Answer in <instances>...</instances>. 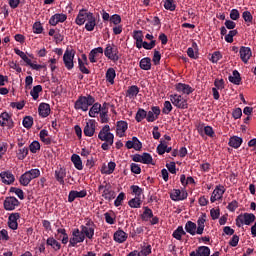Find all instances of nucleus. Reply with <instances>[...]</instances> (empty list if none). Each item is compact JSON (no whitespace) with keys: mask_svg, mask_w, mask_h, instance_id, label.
I'll return each instance as SVG.
<instances>
[{"mask_svg":"<svg viewBox=\"0 0 256 256\" xmlns=\"http://www.w3.org/2000/svg\"><path fill=\"white\" fill-rule=\"evenodd\" d=\"M141 203H143V201H141V198L135 197V198H132V199L128 202V205H129V207H131L132 209H139V208H141Z\"/></svg>","mask_w":256,"mask_h":256,"instance_id":"nucleus-48","label":"nucleus"},{"mask_svg":"<svg viewBox=\"0 0 256 256\" xmlns=\"http://www.w3.org/2000/svg\"><path fill=\"white\" fill-rule=\"evenodd\" d=\"M22 125L25 129H31V127H33V117L25 116L22 121Z\"/></svg>","mask_w":256,"mask_h":256,"instance_id":"nucleus-57","label":"nucleus"},{"mask_svg":"<svg viewBox=\"0 0 256 256\" xmlns=\"http://www.w3.org/2000/svg\"><path fill=\"white\" fill-rule=\"evenodd\" d=\"M242 18L244 19L247 27H251V25H253V15L250 11H244L242 13Z\"/></svg>","mask_w":256,"mask_h":256,"instance_id":"nucleus-47","label":"nucleus"},{"mask_svg":"<svg viewBox=\"0 0 256 256\" xmlns=\"http://www.w3.org/2000/svg\"><path fill=\"white\" fill-rule=\"evenodd\" d=\"M211 249L207 246H200L196 249V251H192L190 256H210Z\"/></svg>","mask_w":256,"mask_h":256,"instance_id":"nucleus-25","label":"nucleus"},{"mask_svg":"<svg viewBox=\"0 0 256 256\" xmlns=\"http://www.w3.org/2000/svg\"><path fill=\"white\" fill-rule=\"evenodd\" d=\"M0 126L7 127V129H13L15 127V123L13 122V118L7 112H3L0 115Z\"/></svg>","mask_w":256,"mask_h":256,"instance_id":"nucleus-11","label":"nucleus"},{"mask_svg":"<svg viewBox=\"0 0 256 256\" xmlns=\"http://www.w3.org/2000/svg\"><path fill=\"white\" fill-rule=\"evenodd\" d=\"M71 161L78 171H83V160H81V156L78 154H72Z\"/></svg>","mask_w":256,"mask_h":256,"instance_id":"nucleus-31","label":"nucleus"},{"mask_svg":"<svg viewBox=\"0 0 256 256\" xmlns=\"http://www.w3.org/2000/svg\"><path fill=\"white\" fill-rule=\"evenodd\" d=\"M240 53V59L245 64L249 63V59L253 56V52L251 51L250 47L242 46L239 50Z\"/></svg>","mask_w":256,"mask_h":256,"instance_id":"nucleus-18","label":"nucleus"},{"mask_svg":"<svg viewBox=\"0 0 256 256\" xmlns=\"http://www.w3.org/2000/svg\"><path fill=\"white\" fill-rule=\"evenodd\" d=\"M134 40L136 41L137 49H146V51H151V49H155V45H157V41H151L148 43L147 41H143V31L137 30L134 31Z\"/></svg>","mask_w":256,"mask_h":256,"instance_id":"nucleus-2","label":"nucleus"},{"mask_svg":"<svg viewBox=\"0 0 256 256\" xmlns=\"http://www.w3.org/2000/svg\"><path fill=\"white\" fill-rule=\"evenodd\" d=\"M0 178L2 179V182L5 183V185H13V183H15V175H13V173L10 171L1 172Z\"/></svg>","mask_w":256,"mask_h":256,"instance_id":"nucleus-21","label":"nucleus"},{"mask_svg":"<svg viewBox=\"0 0 256 256\" xmlns=\"http://www.w3.org/2000/svg\"><path fill=\"white\" fill-rule=\"evenodd\" d=\"M74 59H75V50L74 49L69 50V48H67L63 55V63L68 71H71L75 67V62L73 61Z\"/></svg>","mask_w":256,"mask_h":256,"instance_id":"nucleus-6","label":"nucleus"},{"mask_svg":"<svg viewBox=\"0 0 256 256\" xmlns=\"http://www.w3.org/2000/svg\"><path fill=\"white\" fill-rule=\"evenodd\" d=\"M197 47V42H193L192 47L187 49V55L190 57V59H197V55H195V49L196 51L198 50Z\"/></svg>","mask_w":256,"mask_h":256,"instance_id":"nucleus-51","label":"nucleus"},{"mask_svg":"<svg viewBox=\"0 0 256 256\" xmlns=\"http://www.w3.org/2000/svg\"><path fill=\"white\" fill-rule=\"evenodd\" d=\"M14 53H16V55L21 57L22 60L26 63V65H31V60L29 59L27 54H25V52L21 51L19 48H15Z\"/></svg>","mask_w":256,"mask_h":256,"instance_id":"nucleus-50","label":"nucleus"},{"mask_svg":"<svg viewBox=\"0 0 256 256\" xmlns=\"http://www.w3.org/2000/svg\"><path fill=\"white\" fill-rule=\"evenodd\" d=\"M139 67L143 71H151V58L149 57L142 58L140 60Z\"/></svg>","mask_w":256,"mask_h":256,"instance_id":"nucleus-36","label":"nucleus"},{"mask_svg":"<svg viewBox=\"0 0 256 256\" xmlns=\"http://www.w3.org/2000/svg\"><path fill=\"white\" fill-rule=\"evenodd\" d=\"M67 21V16L66 14L63 13H56L52 15L49 19V25L52 27H55L58 23H65Z\"/></svg>","mask_w":256,"mask_h":256,"instance_id":"nucleus-17","label":"nucleus"},{"mask_svg":"<svg viewBox=\"0 0 256 256\" xmlns=\"http://www.w3.org/2000/svg\"><path fill=\"white\" fill-rule=\"evenodd\" d=\"M29 150L32 153H37V151L41 150V144L39 143V141H33L30 145H29Z\"/></svg>","mask_w":256,"mask_h":256,"instance_id":"nucleus-60","label":"nucleus"},{"mask_svg":"<svg viewBox=\"0 0 256 256\" xmlns=\"http://www.w3.org/2000/svg\"><path fill=\"white\" fill-rule=\"evenodd\" d=\"M228 145L233 149H239L241 145H243V138L239 136H232L229 139Z\"/></svg>","mask_w":256,"mask_h":256,"instance_id":"nucleus-30","label":"nucleus"},{"mask_svg":"<svg viewBox=\"0 0 256 256\" xmlns=\"http://www.w3.org/2000/svg\"><path fill=\"white\" fill-rule=\"evenodd\" d=\"M114 241H116V243H125L127 241V233L123 230H117L114 233Z\"/></svg>","mask_w":256,"mask_h":256,"instance_id":"nucleus-34","label":"nucleus"},{"mask_svg":"<svg viewBox=\"0 0 256 256\" xmlns=\"http://www.w3.org/2000/svg\"><path fill=\"white\" fill-rule=\"evenodd\" d=\"M55 237L57 241H61L63 245H67L69 243V234H67V230L65 228H58L56 230Z\"/></svg>","mask_w":256,"mask_h":256,"instance_id":"nucleus-15","label":"nucleus"},{"mask_svg":"<svg viewBox=\"0 0 256 256\" xmlns=\"http://www.w3.org/2000/svg\"><path fill=\"white\" fill-rule=\"evenodd\" d=\"M93 103H95V97H93L90 94H88L86 96L81 95L75 101L74 109H76V111L87 112V111H89V107H91V105H93Z\"/></svg>","mask_w":256,"mask_h":256,"instance_id":"nucleus-1","label":"nucleus"},{"mask_svg":"<svg viewBox=\"0 0 256 256\" xmlns=\"http://www.w3.org/2000/svg\"><path fill=\"white\" fill-rule=\"evenodd\" d=\"M115 77H117L115 68H108L106 71V81H108L110 85H113L115 83Z\"/></svg>","mask_w":256,"mask_h":256,"instance_id":"nucleus-38","label":"nucleus"},{"mask_svg":"<svg viewBox=\"0 0 256 256\" xmlns=\"http://www.w3.org/2000/svg\"><path fill=\"white\" fill-rule=\"evenodd\" d=\"M224 194H225V186L223 185L216 186L210 197L211 203H215V201H221V199H223Z\"/></svg>","mask_w":256,"mask_h":256,"instance_id":"nucleus-13","label":"nucleus"},{"mask_svg":"<svg viewBox=\"0 0 256 256\" xmlns=\"http://www.w3.org/2000/svg\"><path fill=\"white\" fill-rule=\"evenodd\" d=\"M98 191L101 193V196L105 201H113L115 199L116 194L113 189V186H111V183L104 181L102 184L98 186Z\"/></svg>","mask_w":256,"mask_h":256,"instance_id":"nucleus-3","label":"nucleus"},{"mask_svg":"<svg viewBox=\"0 0 256 256\" xmlns=\"http://www.w3.org/2000/svg\"><path fill=\"white\" fill-rule=\"evenodd\" d=\"M127 129H129V124L127 123V121L120 120L117 122L116 124L117 135H119L120 137H125V133Z\"/></svg>","mask_w":256,"mask_h":256,"instance_id":"nucleus-22","label":"nucleus"},{"mask_svg":"<svg viewBox=\"0 0 256 256\" xmlns=\"http://www.w3.org/2000/svg\"><path fill=\"white\" fill-rule=\"evenodd\" d=\"M170 101L174 105V107H177V109H188L189 108L187 99H184V97L179 94L170 95Z\"/></svg>","mask_w":256,"mask_h":256,"instance_id":"nucleus-8","label":"nucleus"},{"mask_svg":"<svg viewBox=\"0 0 256 256\" xmlns=\"http://www.w3.org/2000/svg\"><path fill=\"white\" fill-rule=\"evenodd\" d=\"M89 13L92 12H88L87 9H81L75 19V23L76 25H85V21H87L89 19Z\"/></svg>","mask_w":256,"mask_h":256,"instance_id":"nucleus-19","label":"nucleus"},{"mask_svg":"<svg viewBox=\"0 0 256 256\" xmlns=\"http://www.w3.org/2000/svg\"><path fill=\"white\" fill-rule=\"evenodd\" d=\"M83 241H85V235H83L82 233L78 234L70 238L68 247H77V244L83 243Z\"/></svg>","mask_w":256,"mask_h":256,"instance_id":"nucleus-32","label":"nucleus"},{"mask_svg":"<svg viewBox=\"0 0 256 256\" xmlns=\"http://www.w3.org/2000/svg\"><path fill=\"white\" fill-rule=\"evenodd\" d=\"M81 229V233L87 237V239H93V237H95V228H93V226H85V225H81L80 226Z\"/></svg>","mask_w":256,"mask_h":256,"instance_id":"nucleus-29","label":"nucleus"},{"mask_svg":"<svg viewBox=\"0 0 256 256\" xmlns=\"http://www.w3.org/2000/svg\"><path fill=\"white\" fill-rule=\"evenodd\" d=\"M101 57H103V47L94 48L89 53L90 63H97V60L101 59Z\"/></svg>","mask_w":256,"mask_h":256,"instance_id":"nucleus-16","label":"nucleus"},{"mask_svg":"<svg viewBox=\"0 0 256 256\" xmlns=\"http://www.w3.org/2000/svg\"><path fill=\"white\" fill-rule=\"evenodd\" d=\"M205 221H207V214H202L197 220V235H203V231H205Z\"/></svg>","mask_w":256,"mask_h":256,"instance_id":"nucleus-26","label":"nucleus"},{"mask_svg":"<svg viewBox=\"0 0 256 256\" xmlns=\"http://www.w3.org/2000/svg\"><path fill=\"white\" fill-rule=\"evenodd\" d=\"M96 25L97 19L95 18V15H93V13H89L87 23L85 24L86 31H94Z\"/></svg>","mask_w":256,"mask_h":256,"instance_id":"nucleus-27","label":"nucleus"},{"mask_svg":"<svg viewBox=\"0 0 256 256\" xmlns=\"http://www.w3.org/2000/svg\"><path fill=\"white\" fill-rule=\"evenodd\" d=\"M239 33L237 30H230L229 33L224 37L226 43H233V37Z\"/></svg>","mask_w":256,"mask_h":256,"instance_id":"nucleus-61","label":"nucleus"},{"mask_svg":"<svg viewBox=\"0 0 256 256\" xmlns=\"http://www.w3.org/2000/svg\"><path fill=\"white\" fill-rule=\"evenodd\" d=\"M140 89L137 85H132L128 87V90L126 91V97H129V99H135L137 95H139Z\"/></svg>","mask_w":256,"mask_h":256,"instance_id":"nucleus-35","label":"nucleus"},{"mask_svg":"<svg viewBox=\"0 0 256 256\" xmlns=\"http://www.w3.org/2000/svg\"><path fill=\"white\" fill-rule=\"evenodd\" d=\"M98 139L100 141H104L106 143H109L110 145H113L115 141V135L111 133V126L104 125L98 133Z\"/></svg>","mask_w":256,"mask_h":256,"instance_id":"nucleus-4","label":"nucleus"},{"mask_svg":"<svg viewBox=\"0 0 256 256\" xmlns=\"http://www.w3.org/2000/svg\"><path fill=\"white\" fill-rule=\"evenodd\" d=\"M138 256H147V255H151V245H148L144 248H142V250L140 252H137Z\"/></svg>","mask_w":256,"mask_h":256,"instance_id":"nucleus-64","label":"nucleus"},{"mask_svg":"<svg viewBox=\"0 0 256 256\" xmlns=\"http://www.w3.org/2000/svg\"><path fill=\"white\" fill-rule=\"evenodd\" d=\"M38 113L40 117H43V118L49 117L51 113V106L47 103H40L38 107Z\"/></svg>","mask_w":256,"mask_h":256,"instance_id":"nucleus-28","label":"nucleus"},{"mask_svg":"<svg viewBox=\"0 0 256 256\" xmlns=\"http://www.w3.org/2000/svg\"><path fill=\"white\" fill-rule=\"evenodd\" d=\"M183 235H187V232L183 229V226H178L176 230H174L172 237L177 239V241H181Z\"/></svg>","mask_w":256,"mask_h":256,"instance_id":"nucleus-43","label":"nucleus"},{"mask_svg":"<svg viewBox=\"0 0 256 256\" xmlns=\"http://www.w3.org/2000/svg\"><path fill=\"white\" fill-rule=\"evenodd\" d=\"M144 212L141 214L142 221H151V218L153 217V210L149 208L148 206H144Z\"/></svg>","mask_w":256,"mask_h":256,"instance_id":"nucleus-41","label":"nucleus"},{"mask_svg":"<svg viewBox=\"0 0 256 256\" xmlns=\"http://www.w3.org/2000/svg\"><path fill=\"white\" fill-rule=\"evenodd\" d=\"M54 177L60 185H65V177H67V170L63 167L56 169Z\"/></svg>","mask_w":256,"mask_h":256,"instance_id":"nucleus-20","label":"nucleus"},{"mask_svg":"<svg viewBox=\"0 0 256 256\" xmlns=\"http://www.w3.org/2000/svg\"><path fill=\"white\" fill-rule=\"evenodd\" d=\"M185 231L186 233H189V235H192V236L197 235V224L193 221L186 222Z\"/></svg>","mask_w":256,"mask_h":256,"instance_id":"nucleus-33","label":"nucleus"},{"mask_svg":"<svg viewBox=\"0 0 256 256\" xmlns=\"http://www.w3.org/2000/svg\"><path fill=\"white\" fill-rule=\"evenodd\" d=\"M189 197V193H187L185 190L181 189H173L170 192V199L172 201H185Z\"/></svg>","mask_w":256,"mask_h":256,"instance_id":"nucleus-10","label":"nucleus"},{"mask_svg":"<svg viewBox=\"0 0 256 256\" xmlns=\"http://www.w3.org/2000/svg\"><path fill=\"white\" fill-rule=\"evenodd\" d=\"M46 245L52 247L55 251H59L61 249V243H59V241L53 237H49L46 240Z\"/></svg>","mask_w":256,"mask_h":256,"instance_id":"nucleus-40","label":"nucleus"},{"mask_svg":"<svg viewBox=\"0 0 256 256\" xmlns=\"http://www.w3.org/2000/svg\"><path fill=\"white\" fill-rule=\"evenodd\" d=\"M39 137L42 143H44L45 145H51V138H49V131H47L46 129L41 130L39 133Z\"/></svg>","mask_w":256,"mask_h":256,"instance_id":"nucleus-42","label":"nucleus"},{"mask_svg":"<svg viewBox=\"0 0 256 256\" xmlns=\"http://www.w3.org/2000/svg\"><path fill=\"white\" fill-rule=\"evenodd\" d=\"M135 119L137 123H141L143 119H147V111L143 108H139L138 111L136 112Z\"/></svg>","mask_w":256,"mask_h":256,"instance_id":"nucleus-46","label":"nucleus"},{"mask_svg":"<svg viewBox=\"0 0 256 256\" xmlns=\"http://www.w3.org/2000/svg\"><path fill=\"white\" fill-rule=\"evenodd\" d=\"M115 167H117V164H115V162H109L108 168L103 169L102 173H104L105 175H111L113 171H115Z\"/></svg>","mask_w":256,"mask_h":256,"instance_id":"nucleus-59","label":"nucleus"},{"mask_svg":"<svg viewBox=\"0 0 256 256\" xmlns=\"http://www.w3.org/2000/svg\"><path fill=\"white\" fill-rule=\"evenodd\" d=\"M19 183H20V185H22V187H28L29 186V183H31V178H30L29 173L27 171L20 176Z\"/></svg>","mask_w":256,"mask_h":256,"instance_id":"nucleus-44","label":"nucleus"},{"mask_svg":"<svg viewBox=\"0 0 256 256\" xmlns=\"http://www.w3.org/2000/svg\"><path fill=\"white\" fill-rule=\"evenodd\" d=\"M95 120H89L84 127V135L86 137H93L95 135Z\"/></svg>","mask_w":256,"mask_h":256,"instance_id":"nucleus-24","label":"nucleus"},{"mask_svg":"<svg viewBox=\"0 0 256 256\" xmlns=\"http://www.w3.org/2000/svg\"><path fill=\"white\" fill-rule=\"evenodd\" d=\"M123 201H125V194L121 192L114 201L115 207H121Z\"/></svg>","mask_w":256,"mask_h":256,"instance_id":"nucleus-63","label":"nucleus"},{"mask_svg":"<svg viewBox=\"0 0 256 256\" xmlns=\"http://www.w3.org/2000/svg\"><path fill=\"white\" fill-rule=\"evenodd\" d=\"M221 59H223V54H221L220 51H215L211 55V58L209 59V61H211V63H219Z\"/></svg>","mask_w":256,"mask_h":256,"instance_id":"nucleus-56","label":"nucleus"},{"mask_svg":"<svg viewBox=\"0 0 256 256\" xmlns=\"http://www.w3.org/2000/svg\"><path fill=\"white\" fill-rule=\"evenodd\" d=\"M176 91H178V93H183L184 95H191L195 89H193L189 84L178 83L176 84Z\"/></svg>","mask_w":256,"mask_h":256,"instance_id":"nucleus-23","label":"nucleus"},{"mask_svg":"<svg viewBox=\"0 0 256 256\" xmlns=\"http://www.w3.org/2000/svg\"><path fill=\"white\" fill-rule=\"evenodd\" d=\"M164 8L167 11H175V9H177V5L175 4V0H165Z\"/></svg>","mask_w":256,"mask_h":256,"instance_id":"nucleus-55","label":"nucleus"},{"mask_svg":"<svg viewBox=\"0 0 256 256\" xmlns=\"http://www.w3.org/2000/svg\"><path fill=\"white\" fill-rule=\"evenodd\" d=\"M43 91V86L36 85L33 87V89L30 91V95L33 98L34 101H37L39 99V94Z\"/></svg>","mask_w":256,"mask_h":256,"instance_id":"nucleus-45","label":"nucleus"},{"mask_svg":"<svg viewBox=\"0 0 256 256\" xmlns=\"http://www.w3.org/2000/svg\"><path fill=\"white\" fill-rule=\"evenodd\" d=\"M3 205L5 211H15V208L19 207L21 202L15 196H10L5 198Z\"/></svg>","mask_w":256,"mask_h":256,"instance_id":"nucleus-9","label":"nucleus"},{"mask_svg":"<svg viewBox=\"0 0 256 256\" xmlns=\"http://www.w3.org/2000/svg\"><path fill=\"white\" fill-rule=\"evenodd\" d=\"M85 65H89V62L85 63V62H83V60H81V58H78L79 71H81V73H83L84 75H89V73H91V71H89Z\"/></svg>","mask_w":256,"mask_h":256,"instance_id":"nucleus-49","label":"nucleus"},{"mask_svg":"<svg viewBox=\"0 0 256 256\" xmlns=\"http://www.w3.org/2000/svg\"><path fill=\"white\" fill-rule=\"evenodd\" d=\"M98 113H101V104L98 102H94L91 105L88 115L89 117H97Z\"/></svg>","mask_w":256,"mask_h":256,"instance_id":"nucleus-37","label":"nucleus"},{"mask_svg":"<svg viewBox=\"0 0 256 256\" xmlns=\"http://www.w3.org/2000/svg\"><path fill=\"white\" fill-rule=\"evenodd\" d=\"M104 55L107 59H110V61H114V63L121 59V56H119V48H117L115 44H107Z\"/></svg>","mask_w":256,"mask_h":256,"instance_id":"nucleus-5","label":"nucleus"},{"mask_svg":"<svg viewBox=\"0 0 256 256\" xmlns=\"http://www.w3.org/2000/svg\"><path fill=\"white\" fill-rule=\"evenodd\" d=\"M228 80L230 81V83H233V85H240L241 84V74L239 73V71L234 70L232 72V76L228 77Z\"/></svg>","mask_w":256,"mask_h":256,"instance_id":"nucleus-39","label":"nucleus"},{"mask_svg":"<svg viewBox=\"0 0 256 256\" xmlns=\"http://www.w3.org/2000/svg\"><path fill=\"white\" fill-rule=\"evenodd\" d=\"M27 155H29V148H27V147L20 148L17 151V158L19 159V161H23V159H25V157H27Z\"/></svg>","mask_w":256,"mask_h":256,"instance_id":"nucleus-52","label":"nucleus"},{"mask_svg":"<svg viewBox=\"0 0 256 256\" xmlns=\"http://www.w3.org/2000/svg\"><path fill=\"white\" fill-rule=\"evenodd\" d=\"M87 197V190H71L68 194V203H73L75 199H83Z\"/></svg>","mask_w":256,"mask_h":256,"instance_id":"nucleus-14","label":"nucleus"},{"mask_svg":"<svg viewBox=\"0 0 256 256\" xmlns=\"http://www.w3.org/2000/svg\"><path fill=\"white\" fill-rule=\"evenodd\" d=\"M173 111V105L169 101L164 102V106L162 108L163 115H169Z\"/></svg>","mask_w":256,"mask_h":256,"instance_id":"nucleus-58","label":"nucleus"},{"mask_svg":"<svg viewBox=\"0 0 256 256\" xmlns=\"http://www.w3.org/2000/svg\"><path fill=\"white\" fill-rule=\"evenodd\" d=\"M27 173L31 181H33V179H37L38 177H41V170H39L38 168L28 170Z\"/></svg>","mask_w":256,"mask_h":256,"instance_id":"nucleus-54","label":"nucleus"},{"mask_svg":"<svg viewBox=\"0 0 256 256\" xmlns=\"http://www.w3.org/2000/svg\"><path fill=\"white\" fill-rule=\"evenodd\" d=\"M255 214L253 213H244L240 214L236 218V225L238 227H242V225H251V223H255Z\"/></svg>","mask_w":256,"mask_h":256,"instance_id":"nucleus-7","label":"nucleus"},{"mask_svg":"<svg viewBox=\"0 0 256 256\" xmlns=\"http://www.w3.org/2000/svg\"><path fill=\"white\" fill-rule=\"evenodd\" d=\"M142 163L144 165H153V156L147 152H144L142 154Z\"/></svg>","mask_w":256,"mask_h":256,"instance_id":"nucleus-53","label":"nucleus"},{"mask_svg":"<svg viewBox=\"0 0 256 256\" xmlns=\"http://www.w3.org/2000/svg\"><path fill=\"white\" fill-rule=\"evenodd\" d=\"M33 33L36 35H41V33H43V25H41V22H35L33 24Z\"/></svg>","mask_w":256,"mask_h":256,"instance_id":"nucleus-62","label":"nucleus"},{"mask_svg":"<svg viewBox=\"0 0 256 256\" xmlns=\"http://www.w3.org/2000/svg\"><path fill=\"white\" fill-rule=\"evenodd\" d=\"M159 115H161V108L159 106H152L151 111L146 112V121L153 123L159 119Z\"/></svg>","mask_w":256,"mask_h":256,"instance_id":"nucleus-12","label":"nucleus"}]
</instances>
